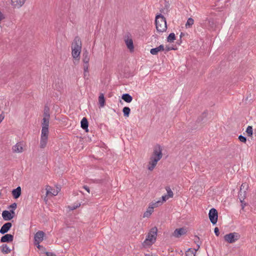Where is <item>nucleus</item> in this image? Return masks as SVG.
Returning a JSON list of instances; mask_svg holds the SVG:
<instances>
[{"mask_svg":"<svg viewBox=\"0 0 256 256\" xmlns=\"http://www.w3.org/2000/svg\"><path fill=\"white\" fill-rule=\"evenodd\" d=\"M208 22H209V23L210 24V20H208Z\"/></svg>","mask_w":256,"mask_h":256,"instance_id":"nucleus-57","label":"nucleus"},{"mask_svg":"<svg viewBox=\"0 0 256 256\" xmlns=\"http://www.w3.org/2000/svg\"><path fill=\"white\" fill-rule=\"evenodd\" d=\"M164 50V46L162 44H161L156 48H152L150 50V52L152 55H156L158 52L163 51Z\"/></svg>","mask_w":256,"mask_h":256,"instance_id":"nucleus-15","label":"nucleus"},{"mask_svg":"<svg viewBox=\"0 0 256 256\" xmlns=\"http://www.w3.org/2000/svg\"><path fill=\"white\" fill-rule=\"evenodd\" d=\"M162 150L160 145L156 146L154 150L148 165V170L152 171L156 166L158 162L162 158Z\"/></svg>","mask_w":256,"mask_h":256,"instance_id":"nucleus-2","label":"nucleus"},{"mask_svg":"<svg viewBox=\"0 0 256 256\" xmlns=\"http://www.w3.org/2000/svg\"><path fill=\"white\" fill-rule=\"evenodd\" d=\"M208 216L210 222L212 224H216L218 222V213L214 208H211L208 213Z\"/></svg>","mask_w":256,"mask_h":256,"instance_id":"nucleus-7","label":"nucleus"},{"mask_svg":"<svg viewBox=\"0 0 256 256\" xmlns=\"http://www.w3.org/2000/svg\"><path fill=\"white\" fill-rule=\"evenodd\" d=\"M156 30L159 32H162L166 30L167 26L166 18L161 14L157 15L155 20Z\"/></svg>","mask_w":256,"mask_h":256,"instance_id":"nucleus-5","label":"nucleus"},{"mask_svg":"<svg viewBox=\"0 0 256 256\" xmlns=\"http://www.w3.org/2000/svg\"><path fill=\"white\" fill-rule=\"evenodd\" d=\"M48 127H42L41 136L42 137L48 138Z\"/></svg>","mask_w":256,"mask_h":256,"instance_id":"nucleus-23","label":"nucleus"},{"mask_svg":"<svg viewBox=\"0 0 256 256\" xmlns=\"http://www.w3.org/2000/svg\"><path fill=\"white\" fill-rule=\"evenodd\" d=\"M214 234H215L216 236H218L219 234H220V232H219V229L217 227H216L214 229Z\"/></svg>","mask_w":256,"mask_h":256,"instance_id":"nucleus-42","label":"nucleus"},{"mask_svg":"<svg viewBox=\"0 0 256 256\" xmlns=\"http://www.w3.org/2000/svg\"><path fill=\"white\" fill-rule=\"evenodd\" d=\"M26 0H11L12 6L14 8H20L25 3Z\"/></svg>","mask_w":256,"mask_h":256,"instance_id":"nucleus-11","label":"nucleus"},{"mask_svg":"<svg viewBox=\"0 0 256 256\" xmlns=\"http://www.w3.org/2000/svg\"><path fill=\"white\" fill-rule=\"evenodd\" d=\"M127 48L130 50V52L134 51V46L133 41L132 38H128L125 40Z\"/></svg>","mask_w":256,"mask_h":256,"instance_id":"nucleus-19","label":"nucleus"},{"mask_svg":"<svg viewBox=\"0 0 256 256\" xmlns=\"http://www.w3.org/2000/svg\"><path fill=\"white\" fill-rule=\"evenodd\" d=\"M45 254H46V256H56L54 254L50 252H45Z\"/></svg>","mask_w":256,"mask_h":256,"instance_id":"nucleus-44","label":"nucleus"},{"mask_svg":"<svg viewBox=\"0 0 256 256\" xmlns=\"http://www.w3.org/2000/svg\"><path fill=\"white\" fill-rule=\"evenodd\" d=\"M182 35H183V34L182 32L180 34V38L182 36Z\"/></svg>","mask_w":256,"mask_h":256,"instance_id":"nucleus-53","label":"nucleus"},{"mask_svg":"<svg viewBox=\"0 0 256 256\" xmlns=\"http://www.w3.org/2000/svg\"><path fill=\"white\" fill-rule=\"evenodd\" d=\"M162 204V202H161L160 200H158L155 202L152 203L150 206L153 207L154 208H156V207H158V206H160Z\"/></svg>","mask_w":256,"mask_h":256,"instance_id":"nucleus-35","label":"nucleus"},{"mask_svg":"<svg viewBox=\"0 0 256 256\" xmlns=\"http://www.w3.org/2000/svg\"><path fill=\"white\" fill-rule=\"evenodd\" d=\"M246 192L240 190L238 196L240 202H242V201L244 200L246 196Z\"/></svg>","mask_w":256,"mask_h":256,"instance_id":"nucleus-26","label":"nucleus"},{"mask_svg":"<svg viewBox=\"0 0 256 256\" xmlns=\"http://www.w3.org/2000/svg\"><path fill=\"white\" fill-rule=\"evenodd\" d=\"M50 189H51L50 187H49V189L48 190L46 189V194H48L50 192Z\"/></svg>","mask_w":256,"mask_h":256,"instance_id":"nucleus-51","label":"nucleus"},{"mask_svg":"<svg viewBox=\"0 0 256 256\" xmlns=\"http://www.w3.org/2000/svg\"><path fill=\"white\" fill-rule=\"evenodd\" d=\"M44 232L42 230L38 231L34 234V244H38L40 242H42L44 240Z\"/></svg>","mask_w":256,"mask_h":256,"instance_id":"nucleus-8","label":"nucleus"},{"mask_svg":"<svg viewBox=\"0 0 256 256\" xmlns=\"http://www.w3.org/2000/svg\"><path fill=\"white\" fill-rule=\"evenodd\" d=\"M84 188L88 192H90V188H88V186H83Z\"/></svg>","mask_w":256,"mask_h":256,"instance_id":"nucleus-47","label":"nucleus"},{"mask_svg":"<svg viewBox=\"0 0 256 256\" xmlns=\"http://www.w3.org/2000/svg\"><path fill=\"white\" fill-rule=\"evenodd\" d=\"M48 138L40 136V145L41 148H44L47 144Z\"/></svg>","mask_w":256,"mask_h":256,"instance_id":"nucleus-21","label":"nucleus"},{"mask_svg":"<svg viewBox=\"0 0 256 256\" xmlns=\"http://www.w3.org/2000/svg\"><path fill=\"white\" fill-rule=\"evenodd\" d=\"M4 116L3 113L0 114V123L4 119Z\"/></svg>","mask_w":256,"mask_h":256,"instance_id":"nucleus-46","label":"nucleus"},{"mask_svg":"<svg viewBox=\"0 0 256 256\" xmlns=\"http://www.w3.org/2000/svg\"><path fill=\"white\" fill-rule=\"evenodd\" d=\"M213 24H214V22H212V23H210V26H212V25H213Z\"/></svg>","mask_w":256,"mask_h":256,"instance_id":"nucleus-56","label":"nucleus"},{"mask_svg":"<svg viewBox=\"0 0 256 256\" xmlns=\"http://www.w3.org/2000/svg\"><path fill=\"white\" fill-rule=\"evenodd\" d=\"M72 54L74 58L79 60L82 50V42L78 36H76L72 44Z\"/></svg>","mask_w":256,"mask_h":256,"instance_id":"nucleus-3","label":"nucleus"},{"mask_svg":"<svg viewBox=\"0 0 256 256\" xmlns=\"http://www.w3.org/2000/svg\"><path fill=\"white\" fill-rule=\"evenodd\" d=\"M241 202L242 209L244 210V206L246 205V204L244 202V200L242 201Z\"/></svg>","mask_w":256,"mask_h":256,"instance_id":"nucleus-45","label":"nucleus"},{"mask_svg":"<svg viewBox=\"0 0 256 256\" xmlns=\"http://www.w3.org/2000/svg\"><path fill=\"white\" fill-rule=\"evenodd\" d=\"M58 191L57 190H54V191L52 192V194L53 196H56L58 194Z\"/></svg>","mask_w":256,"mask_h":256,"instance_id":"nucleus-48","label":"nucleus"},{"mask_svg":"<svg viewBox=\"0 0 256 256\" xmlns=\"http://www.w3.org/2000/svg\"><path fill=\"white\" fill-rule=\"evenodd\" d=\"M12 226L11 222H8L4 224L0 229V233L1 234H4L8 232Z\"/></svg>","mask_w":256,"mask_h":256,"instance_id":"nucleus-12","label":"nucleus"},{"mask_svg":"<svg viewBox=\"0 0 256 256\" xmlns=\"http://www.w3.org/2000/svg\"><path fill=\"white\" fill-rule=\"evenodd\" d=\"M154 211V208L149 206L146 211L144 214V217L150 216Z\"/></svg>","mask_w":256,"mask_h":256,"instance_id":"nucleus-24","label":"nucleus"},{"mask_svg":"<svg viewBox=\"0 0 256 256\" xmlns=\"http://www.w3.org/2000/svg\"><path fill=\"white\" fill-rule=\"evenodd\" d=\"M50 118H43L42 122V127H48L50 123Z\"/></svg>","mask_w":256,"mask_h":256,"instance_id":"nucleus-27","label":"nucleus"},{"mask_svg":"<svg viewBox=\"0 0 256 256\" xmlns=\"http://www.w3.org/2000/svg\"><path fill=\"white\" fill-rule=\"evenodd\" d=\"M16 206H17V204L16 203L14 202V203L12 204L10 206V208H11L12 210H15L16 208Z\"/></svg>","mask_w":256,"mask_h":256,"instance_id":"nucleus-40","label":"nucleus"},{"mask_svg":"<svg viewBox=\"0 0 256 256\" xmlns=\"http://www.w3.org/2000/svg\"><path fill=\"white\" fill-rule=\"evenodd\" d=\"M84 78L88 79V68L86 70L85 69L84 67Z\"/></svg>","mask_w":256,"mask_h":256,"instance_id":"nucleus-38","label":"nucleus"},{"mask_svg":"<svg viewBox=\"0 0 256 256\" xmlns=\"http://www.w3.org/2000/svg\"><path fill=\"white\" fill-rule=\"evenodd\" d=\"M240 237V234L238 233L234 232L226 234L224 236V240L230 244H232L239 240Z\"/></svg>","mask_w":256,"mask_h":256,"instance_id":"nucleus-6","label":"nucleus"},{"mask_svg":"<svg viewBox=\"0 0 256 256\" xmlns=\"http://www.w3.org/2000/svg\"><path fill=\"white\" fill-rule=\"evenodd\" d=\"M238 140L244 143H246V138L242 136V135H240L238 136Z\"/></svg>","mask_w":256,"mask_h":256,"instance_id":"nucleus-39","label":"nucleus"},{"mask_svg":"<svg viewBox=\"0 0 256 256\" xmlns=\"http://www.w3.org/2000/svg\"><path fill=\"white\" fill-rule=\"evenodd\" d=\"M187 232V230L184 228H176L174 230V232L172 234L173 236L176 238H178L181 236L186 234Z\"/></svg>","mask_w":256,"mask_h":256,"instance_id":"nucleus-9","label":"nucleus"},{"mask_svg":"<svg viewBox=\"0 0 256 256\" xmlns=\"http://www.w3.org/2000/svg\"><path fill=\"white\" fill-rule=\"evenodd\" d=\"M43 116L46 118H50V108L48 106H44Z\"/></svg>","mask_w":256,"mask_h":256,"instance_id":"nucleus-29","label":"nucleus"},{"mask_svg":"<svg viewBox=\"0 0 256 256\" xmlns=\"http://www.w3.org/2000/svg\"><path fill=\"white\" fill-rule=\"evenodd\" d=\"M213 24H214V22H212V23H210V26H212V25H213Z\"/></svg>","mask_w":256,"mask_h":256,"instance_id":"nucleus-54","label":"nucleus"},{"mask_svg":"<svg viewBox=\"0 0 256 256\" xmlns=\"http://www.w3.org/2000/svg\"><path fill=\"white\" fill-rule=\"evenodd\" d=\"M194 20L191 18H188L186 24V28L190 27L194 24Z\"/></svg>","mask_w":256,"mask_h":256,"instance_id":"nucleus-33","label":"nucleus"},{"mask_svg":"<svg viewBox=\"0 0 256 256\" xmlns=\"http://www.w3.org/2000/svg\"><path fill=\"white\" fill-rule=\"evenodd\" d=\"M9 212H10L12 215H14V216L15 212H14V210H10L9 211Z\"/></svg>","mask_w":256,"mask_h":256,"instance_id":"nucleus-49","label":"nucleus"},{"mask_svg":"<svg viewBox=\"0 0 256 256\" xmlns=\"http://www.w3.org/2000/svg\"><path fill=\"white\" fill-rule=\"evenodd\" d=\"M197 249L192 250V248H188L186 252V256H195L196 251Z\"/></svg>","mask_w":256,"mask_h":256,"instance_id":"nucleus-25","label":"nucleus"},{"mask_svg":"<svg viewBox=\"0 0 256 256\" xmlns=\"http://www.w3.org/2000/svg\"><path fill=\"white\" fill-rule=\"evenodd\" d=\"M248 186L246 183H242L240 186V190H242L243 192H246L248 188Z\"/></svg>","mask_w":256,"mask_h":256,"instance_id":"nucleus-36","label":"nucleus"},{"mask_svg":"<svg viewBox=\"0 0 256 256\" xmlns=\"http://www.w3.org/2000/svg\"><path fill=\"white\" fill-rule=\"evenodd\" d=\"M80 204H76V206H68V208L70 210H74L78 208L80 206Z\"/></svg>","mask_w":256,"mask_h":256,"instance_id":"nucleus-41","label":"nucleus"},{"mask_svg":"<svg viewBox=\"0 0 256 256\" xmlns=\"http://www.w3.org/2000/svg\"><path fill=\"white\" fill-rule=\"evenodd\" d=\"M166 190L167 192V196H168L170 198H172L174 196L173 192H172L171 188L169 186H166Z\"/></svg>","mask_w":256,"mask_h":256,"instance_id":"nucleus-32","label":"nucleus"},{"mask_svg":"<svg viewBox=\"0 0 256 256\" xmlns=\"http://www.w3.org/2000/svg\"><path fill=\"white\" fill-rule=\"evenodd\" d=\"M176 39L175 34L174 33H170L167 38L168 42H172Z\"/></svg>","mask_w":256,"mask_h":256,"instance_id":"nucleus-31","label":"nucleus"},{"mask_svg":"<svg viewBox=\"0 0 256 256\" xmlns=\"http://www.w3.org/2000/svg\"><path fill=\"white\" fill-rule=\"evenodd\" d=\"M14 236L11 234H6L1 238L2 242H9L13 240Z\"/></svg>","mask_w":256,"mask_h":256,"instance_id":"nucleus-14","label":"nucleus"},{"mask_svg":"<svg viewBox=\"0 0 256 256\" xmlns=\"http://www.w3.org/2000/svg\"><path fill=\"white\" fill-rule=\"evenodd\" d=\"M213 24H214V22H212V23H210V26H212V25H213Z\"/></svg>","mask_w":256,"mask_h":256,"instance_id":"nucleus-55","label":"nucleus"},{"mask_svg":"<svg viewBox=\"0 0 256 256\" xmlns=\"http://www.w3.org/2000/svg\"><path fill=\"white\" fill-rule=\"evenodd\" d=\"M38 246H37V248H38V249H40V248H42V246H40L39 244H37Z\"/></svg>","mask_w":256,"mask_h":256,"instance_id":"nucleus-52","label":"nucleus"},{"mask_svg":"<svg viewBox=\"0 0 256 256\" xmlns=\"http://www.w3.org/2000/svg\"><path fill=\"white\" fill-rule=\"evenodd\" d=\"M158 228L154 226L150 229L146 238L144 242L142 244L144 246H150L154 244L156 240Z\"/></svg>","mask_w":256,"mask_h":256,"instance_id":"nucleus-4","label":"nucleus"},{"mask_svg":"<svg viewBox=\"0 0 256 256\" xmlns=\"http://www.w3.org/2000/svg\"><path fill=\"white\" fill-rule=\"evenodd\" d=\"M12 150L14 152H23L22 144L20 142L16 143L14 146H12Z\"/></svg>","mask_w":256,"mask_h":256,"instance_id":"nucleus-13","label":"nucleus"},{"mask_svg":"<svg viewBox=\"0 0 256 256\" xmlns=\"http://www.w3.org/2000/svg\"><path fill=\"white\" fill-rule=\"evenodd\" d=\"M130 108L125 106L123 108L122 112L124 113V116L126 117L129 116L130 114Z\"/></svg>","mask_w":256,"mask_h":256,"instance_id":"nucleus-30","label":"nucleus"},{"mask_svg":"<svg viewBox=\"0 0 256 256\" xmlns=\"http://www.w3.org/2000/svg\"><path fill=\"white\" fill-rule=\"evenodd\" d=\"M12 194L14 198H18L21 194V188L17 187L16 188L12 190Z\"/></svg>","mask_w":256,"mask_h":256,"instance_id":"nucleus-17","label":"nucleus"},{"mask_svg":"<svg viewBox=\"0 0 256 256\" xmlns=\"http://www.w3.org/2000/svg\"><path fill=\"white\" fill-rule=\"evenodd\" d=\"M195 237L196 238L194 240V242L197 245V247H198L197 250H198L200 248V245L201 243L200 242L199 237H198V236H195Z\"/></svg>","mask_w":256,"mask_h":256,"instance_id":"nucleus-37","label":"nucleus"},{"mask_svg":"<svg viewBox=\"0 0 256 256\" xmlns=\"http://www.w3.org/2000/svg\"><path fill=\"white\" fill-rule=\"evenodd\" d=\"M81 127L83 130H84L86 132L88 131V120L86 118H83L81 122Z\"/></svg>","mask_w":256,"mask_h":256,"instance_id":"nucleus-18","label":"nucleus"},{"mask_svg":"<svg viewBox=\"0 0 256 256\" xmlns=\"http://www.w3.org/2000/svg\"><path fill=\"white\" fill-rule=\"evenodd\" d=\"M174 50V48H170V47H168L166 48V50L167 52L170 51V50Z\"/></svg>","mask_w":256,"mask_h":256,"instance_id":"nucleus-50","label":"nucleus"},{"mask_svg":"<svg viewBox=\"0 0 256 256\" xmlns=\"http://www.w3.org/2000/svg\"><path fill=\"white\" fill-rule=\"evenodd\" d=\"M122 99L126 102L130 103L132 100V97L128 94H124L122 95Z\"/></svg>","mask_w":256,"mask_h":256,"instance_id":"nucleus-20","label":"nucleus"},{"mask_svg":"<svg viewBox=\"0 0 256 256\" xmlns=\"http://www.w3.org/2000/svg\"><path fill=\"white\" fill-rule=\"evenodd\" d=\"M146 256H147V254H146Z\"/></svg>","mask_w":256,"mask_h":256,"instance_id":"nucleus-58","label":"nucleus"},{"mask_svg":"<svg viewBox=\"0 0 256 256\" xmlns=\"http://www.w3.org/2000/svg\"><path fill=\"white\" fill-rule=\"evenodd\" d=\"M162 150L160 145L156 146L154 150L148 165V170L152 171L156 166L158 162L162 158Z\"/></svg>","mask_w":256,"mask_h":256,"instance_id":"nucleus-1","label":"nucleus"},{"mask_svg":"<svg viewBox=\"0 0 256 256\" xmlns=\"http://www.w3.org/2000/svg\"><path fill=\"white\" fill-rule=\"evenodd\" d=\"M98 102L100 107H103L105 104V98L104 94L102 93L100 94L98 97Z\"/></svg>","mask_w":256,"mask_h":256,"instance_id":"nucleus-22","label":"nucleus"},{"mask_svg":"<svg viewBox=\"0 0 256 256\" xmlns=\"http://www.w3.org/2000/svg\"><path fill=\"white\" fill-rule=\"evenodd\" d=\"M162 202H166L167 200H168L169 198L166 194V195L162 196Z\"/></svg>","mask_w":256,"mask_h":256,"instance_id":"nucleus-43","label":"nucleus"},{"mask_svg":"<svg viewBox=\"0 0 256 256\" xmlns=\"http://www.w3.org/2000/svg\"><path fill=\"white\" fill-rule=\"evenodd\" d=\"M11 250L10 248L7 246V244H3L2 246V252L7 254L10 252Z\"/></svg>","mask_w":256,"mask_h":256,"instance_id":"nucleus-28","label":"nucleus"},{"mask_svg":"<svg viewBox=\"0 0 256 256\" xmlns=\"http://www.w3.org/2000/svg\"><path fill=\"white\" fill-rule=\"evenodd\" d=\"M2 216L4 220H10L14 218V215L8 210H4L2 212Z\"/></svg>","mask_w":256,"mask_h":256,"instance_id":"nucleus-16","label":"nucleus"},{"mask_svg":"<svg viewBox=\"0 0 256 256\" xmlns=\"http://www.w3.org/2000/svg\"><path fill=\"white\" fill-rule=\"evenodd\" d=\"M90 61V57L88 52L87 50L84 51L82 54V62H84L83 67H84L85 69L88 68Z\"/></svg>","mask_w":256,"mask_h":256,"instance_id":"nucleus-10","label":"nucleus"},{"mask_svg":"<svg viewBox=\"0 0 256 256\" xmlns=\"http://www.w3.org/2000/svg\"><path fill=\"white\" fill-rule=\"evenodd\" d=\"M246 132L248 134V136H252L253 134L252 127V126H248Z\"/></svg>","mask_w":256,"mask_h":256,"instance_id":"nucleus-34","label":"nucleus"}]
</instances>
